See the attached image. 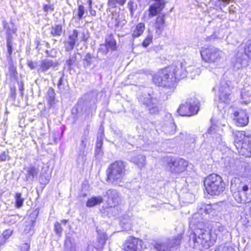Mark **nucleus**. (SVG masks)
<instances>
[{
    "label": "nucleus",
    "instance_id": "1",
    "mask_svg": "<svg viewBox=\"0 0 251 251\" xmlns=\"http://www.w3.org/2000/svg\"><path fill=\"white\" fill-rule=\"evenodd\" d=\"M202 214L199 209L198 212L194 214L190 220V225L196 227L194 233L190 236V244L199 250L209 249L214 244L216 239L215 236H212L209 230L205 228L206 222L203 221Z\"/></svg>",
    "mask_w": 251,
    "mask_h": 251
},
{
    "label": "nucleus",
    "instance_id": "2",
    "mask_svg": "<svg viewBox=\"0 0 251 251\" xmlns=\"http://www.w3.org/2000/svg\"><path fill=\"white\" fill-rule=\"evenodd\" d=\"M215 91L218 90L219 93V102L217 105L220 111L218 118V123L222 126L226 124V110L228 108V103L230 101L229 88L227 82L222 80L219 85L214 88Z\"/></svg>",
    "mask_w": 251,
    "mask_h": 251
},
{
    "label": "nucleus",
    "instance_id": "3",
    "mask_svg": "<svg viewBox=\"0 0 251 251\" xmlns=\"http://www.w3.org/2000/svg\"><path fill=\"white\" fill-rule=\"evenodd\" d=\"M200 53L203 61L214 64L216 67H220L225 60V52L214 47H202Z\"/></svg>",
    "mask_w": 251,
    "mask_h": 251
},
{
    "label": "nucleus",
    "instance_id": "4",
    "mask_svg": "<svg viewBox=\"0 0 251 251\" xmlns=\"http://www.w3.org/2000/svg\"><path fill=\"white\" fill-rule=\"evenodd\" d=\"M234 144L238 152L246 157L251 156V136L246 135L244 131L233 133Z\"/></svg>",
    "mask_w": 251,
    "mask_h": 251
},
{
    "label": "nucleus",
    "instance_id": "5",
    "mask_svg": "<svg viewBox=\"0 0 251 251\" xmlns=\"http://www.w3.org/2000/svg\"><path fill=\"white\" fill-rule=\"evenodd\" d=\"M204 185L208 194L214 196L220 195L225 189V184L222 178L215 174H211L205 178Z\"/></svg>",
    "mask_w": 251,
    "mask_h": 251
},
{
    "label": "nucleus",
    "instance_id": "6",
    "mask_svg": "<svg viewBox=\"0 0 251 251\" xmlns=\"http://www.w3.org/2000/svg\"><path fill=\"white\" fill-rule=\"evenodd\" d=\"M125 167L124 162L117 161L110 164L106 170L107 181L114 184H120L125 175Z\"/></svg>",
    "mask_w": 251,
    "mask_h": 251
},
{
    "label": "nucleus",
    "instance_id": "7",
    "mask_svg": "<svg viewBox=\"0 0 251 251\" xmlns=\"http://www.w3.org/2000/svg\"><path fill=\"white\" fill-rule=\"evenodd\" d=\"M152 81L158 86L170 88H174L176 84L175 78L168 67L160 70L154 74Z\"/></svg>",
    "mask_w": 251,
    "mask_h": 251
},
{
    "label": "nucleus",
    "instance_id": "8",
    "mask_svg": "<svg viewBox=\"0 0 251 251\" xmlns=\"http://www.w3.org/2000/svg\"><path fill=\"white\" fill-rule=\"evenodd\" d=\"M199 103L196 99H190L180 106L177 112L182 116H191L196 114L199 110Z\"/></svg>",
    "mask_w": 251,
    "mask_h": 251
},
{
    "label": "nucleus",
    "instance_id": "9",
    "mask_svg": "<svg viewBox=\"0 0 251 251\" xmlns=\"http://www.w3.org/2000/svg\"><path fill=\"white\" fill-rule=\"evenodd\" d=\"M185 66L186 62L184 61H179L168 67L173 76L175 78V82H176V79L184 78L186 76L187 68H186Z\"/></svg>",
    "mask_w": 251,
    "mask_h": 251
},
{
    "label": "nucleus",
    "instance_id": "10",
    "mask_svg": "<svg viewBox=\"0 0 251 251\" xmlns=\"http://www.w3.org/2000/svg\"><path fill=\"white\" fill-rule=\"evenodd\" d=\"M181 236L178 235L176 238L159 241L155 243L154 248L157 251H172V250L180 244Z\"/></svg>",
    "mask_w": 251,
    "mask_h": 251
},
{
    "label": "nucleus",
    "instance_id": "11",
    "mask_svg": "<svg viewBox=\"0 0 251 251\" xmlns=\"http://www.w3.org/2000/svg\"><path fill=\"white\" fill-rule=\"evenodd\" d=\"M165 7V2L161 0L155 3L152 4L149 7L148 12L144 13V20L148 21L153 17L160 13Z\"/></svg>",
    "mask_w": 251,
    "mask_h": 251
},
{
    "label": "nucleus",
    "instance_id": "12",
    "mask_svg": "<svg viewBox=\"0 0 251 251\" xmlns=\"http://www.w3.org/2000/svg\"><path fill=\"white\" fill-rule=\"evenodd\" d=\"M143 249V241L134 237H129L124 246V251H141Z\"/></svg>",
    "mask_w": 251,
    "mask_h": 251
},
{
    "label": "nucleus",
    "instance_id": "13",
    "mask_svg": "<svg viewBox=\"0 0 251 251\" xmlns=\"http://www.w3.org/2000/svg\"><path fill=\"white\" fill-rule=\"evenodd\" d=\"M139 101L146 105L148 110L151 114H155L158 111L156 105V100L153 99L150 94H144L139 98Z\"/></svg>",
    "mask_w": 251,
    "mask_h": 251
},
{
    "label": "nucleus",
    "instance_id": "14",
    "mask_svg": "<svg viewBox=\"0 0 251 251\" xmlns=\"http://www.w3.org/2000/svg\"><path fill=\"white\" fill-rule=\"evenodd\" d=\"M187 166L188 162L182 158L176 159L170 164L171 172L175 173L184 172L186 169Z\"/></svg>",
    "mask_w": 251,
    "mask_h": 251
},
{
    "label": "nucleus",
    "instance_id": "15",
    "mask_svg": "<svg viewBox=\"0 0 251 251\" xmlns=\"http://www.w3.org/2000/svg\"><path fill=\"white\" fill-rule=\"evenodd\" d=\"M234 120L236 124L239 126H244L249 123V116L245 110H239L234 113Z\"/></svg>",
    "mask_w": 251,
    "mask_h": 251
},
{
    "label": "nucleus",
    "instance_id": "16",
    "mask_svg": "<svg viewBox=\"0 0 251 251\" xmlns=\"http://www.w3.org/2000/svg\"><path fill=\"white\" fill-rule=\"evenodd\" d=\"M37 213L32 214L27 218L24 225V233L32 235L34 233V227L36 222Z\"/></svg>",
    "mask_w": 251,
    "mask_h": 251
},
{
    "label": "nucleus",
    "instance_id": "17",
    "mask_svg": "<svg viewBox=\"0 0 251 251\" xmlns=\"http://www.w3.org/2000/svg\"><path fill=\"white\" fill-rule=\"evenodd\" d=\"M107 196V203L111 207L115 209V207L118 205L120 202V197L118 192L113 189L108 190L106 192Z\"/></svg>",
    "mask_w": 251,
    "mask_h": 251
},
{
    "label": "nucleus",
    "instance_id": "18",
    "mask_svg": "<svg viewBox=\"0 0 251 251\" xmlns=\"http://www.w3.org/2000/svg\"><path fill=\"white\" fill-rule=\"evenodd\" d=\"M78 32L74 29L69 33L68 38L65 42V48L66 50L70 51L73 50L76 42L78 40Z\"/></svg>",
    "mask_w": 251,
    "mask_h": 251
},
{
    "label": "nucleus",
    "instance_id": "19",
    "mask_svg": "<svg viewBox=\"0 0 251 251\" xmlns=\"http://www.w3.org/2000/svg\"><path fill=\"white\" fill-rule=\"evenodd\" d=\"M58 65L57 62L55 60H53L50 59H45L42 60L39 64V68L38 69V73L45 72L51 68H54Z\"/></svg>",
    "mask_w": 251,
    "mask_h": 251
},
{
    "label": "nucleus",
    "instance_id": "20",
    "mask_svg": "<svg viewBox=\"0 0 251 251\" xmlns=\"http://www.w3.org/2000/svg\"><path fill=\"white\" fill-rule=\"evenodd\" d=\"M216 126H211L208 129V132L209 134H214L213 138L214 139V143L218 148L225 146V142L223 141L222 136L220 133H216Z\"/></svg>",
    "mask_w": 251,
    "mask_h": 251
},
{
    "label": "nucleus",
    "instance_id": "21",
    "mask_svg": "<svg viewBox=\"0 0 251 251\" xmlns=\"http://www.w3.org/2000/svg\"><path fill=\"white\" fill-rule=\"evenodd\" d=\"M25 170L26 171L25 174V179L28 181H33L34 178L37 176L39 172L38 168H36L32 165L26 167Z\"/></svg>",
    "mask_w": 251,
    "mask_h": 251
},
{
    "label": "nucleus",
    "instance_id": "22",
    "mask_svg": "<svg viewBox=\"0 0 251 251\" xmlns=\"http://www.w3.org/2000/svg\"><path fill=\"white\" fill-rule=\"evenodd\" d=\"M165 26V14L158 15L155 23L156 32L159 35L161 34Z\"/></svg>",
    "mask_w": 251,
    "mask_h": 251
},
{
    "label": "nucleus",
    "instance_id": "23",
    "mask_svg": "<svg viewBox=\"0 0 251 251\" xmlns=\"http://www.w3.org/2000/svg\"><path fill=\"white\" fill-rule=\"evenodd\" d=\"M218 204L217 203L211 204H201L199 206V209L200 212L205 213V214H210L213 211L217 209Z\"/></svg>",
    "mask_w": 251,
    "mask_h": 251
},
{
    "label": "nucleus",
    "instance_id": "24",
    "mask_svg": "<svg viewBox=\"0 0 251 251\" xmlns=\"http://www.w3.org/2000/svg\"><path fill=\"white\" fill-rule=\"evenodd\" d=\"M241 102L242 103L247 104L251 102V90L244 88L241 91Z\"/></svg>",
    "mask_w": 251,
    "mask_h": 251
},
{
    "label": "nucleus",
    "instance_id": "25",
    "mask_svg": "<svg viewBox=\"0 0 251 251\" xmlns=\"http://www.w3.org/2000/svg\"><path fill=\"white\" fill-rule=\"evenodd\" d=\"M130 161L139 168H143L146 164V157L143 155H138L131 158Z\"/></svg>",
    "mask_w": 251,
    "mask_h": 251
},
{
    "label": "nucleus",
    "instance_id": "26",
    "mask_svg": "<svg viewBox=\"0 0 251 251\" xmlns=\"http://www.w3.org/2000/svg\"><path fill=\"white\" fill-rule=\"evenodd\" d=\"M145 29V24L142 23L138 24L132 30V36L135 38L140 36Z\"/></svg>",
    "mask_w": 251,
    "mask_h": 251
},
{
    "label": "nucleus",
    "instance_id": "27",
    "mask_svg": "<svg viewBox=\"0 0 251 251\" xmlns=\"http://www.w3.org/2000/svg\"><path fill=\"white\" fill-rule=\"evenodd\" d=\"M102 202L103 199L101 196L94 197L87 201L86 206L88 207H92L97 205H99Z\"/></svg>",
    "mask_w": 251,
    "mask_h": 251
},
{
    "label": "nucleus",
    "instance_id": "28",
    "mask_svg": "<svg viewBox=\"0 0 251 251\" xmlns=\"http://www.w3.org/2000/svg\"><path fill=\"white\" fill-rule=\"evenodd\" d=\"M201 70L199 67L195 66H189L187 67V74H189L192 79L195 78L197 76L199 75Z\"/></svg>",
    "mask_w": 251,
    "mask_h": 251
},
{
    "label": "nucleus",
    "instance_id": "29",
    "mask_svg": "<svg viewBox=\"0 0 251 251\" xmlns=\"http://www.w3.org/2000/svg\"><path fill=\"white\" fill-rule=\"evenodd\" d=\"M105 45L107 50H114L116 49V43L112 36L110 35L106 39Z\"/></svg>",
    "mask_w": 251,
    "mask_h": 251
},
{
    "label": "nucleus",
    "instance_id": "30",
    "mask_svg": "<svg viewBox=\"0 0 251 251\" xmlns=\"http://www.w3.org/2000/svg\"><path fill=\"white\" fill-rule=\"evenodd\" d=\"M3 26L4 28L6 30V33L8 35V38L16 32L17 29L14 27V26L12 24L10 25L6 22H4Z\"/></svg>",
    "mask_w": 251,
    "mask_h": 251
},
{
    "label": "nucleus",
    "instance_id": "31",
    "mask_svg": "<svg viewBox=\"0 0 251 251\" xmlns=\"http://www.w3.org/2000/svg\"><path fill=\"white\" fill-rule=\"evenodd\" d=\"M126 0H108L107 4L110 7L114 8L116 7L117 5H124Z\"/></svg>",
    "mask_w": 251,
    "mask_h": 251
},
{
    "label": "nucleus",
    "instance_id": "32",
    "mask_svg": "<svg viewBox=\"0 0 251 251\" xmlns=\"http://www.w3.org/2000/svg\"><path fill=\"white\" fill-rule=\"evenodd\" d=\"M50 33L53 36H60L62 33V27L61 25H56L52 26Z\"/></svg>",
    "mask_w": 251,
    "mask_h": 251
},
{
    "label": "nucleus",
    "instance_id": "33",
    "mask_svg": "<svg viewBox=\"0 0 251 251\" xmlns=\"http://www.w3.org/2000/svg\"><path fill=\"white\" fill-rule=\"evenodd\" d=\"M226 232V229L225 228V226L221 225V224H219L216 226V228L215 229V235H212L211 234L212 236L214 237L215 236L216 239V237L218 235H220L222 234H225ZM215 241H214L215 242Z\"/></svg>",
    "mask_w": 251,
    "mask_h": 251
},
{
    "label": "nucleus",
    "instance_id": "34",
    "mask_svg": "<svg viewBox=\"0 0 251 251\" xmlns=\"http://www.w3.org/2000/svg\"><path fill=\"white\" fill-rule=\"evenodd\" d=\"M107 239L106 233L104 232L99 233L98 237V241L99 243V249H102L103 246L105 243V242Z\"/></svg>",
    "mask_w": 251,
    "mask_h": 251
},
{
    "label": "nucleus",
    "instance_id": "35",
    "mask_svg": "<svg viewBox=\"0 0 251 251\" xmlns=\"http://www.w3.org/2000/svg\"><path fill=\"white\" fill-rule=\"evenodd\" d=\"M247 64L246 59L241 58L240 57H237L235 59L234 67L235 69H239L243 66H245Z\"/></svg>",
    "mask_w": 251,
    "mask_h": 251
},
{
    "label": "nucleus",
    "instance_id": "36",
    "mask_svg": "<svg viewBox=\"0 0 251 251\" xmlns=\"http://www.w3.org/2000/svg\"><path fill=\"white\" fill-rule=\"evenodd\" d=\"M15 199L16 200V206L17 208H20L22 206L24 199L22 198V194L20 193H17L15 196Z\"/></svg>",
    "mask_w": 251,
    "mask_h": 251
},
{
    "label": "nucleus",
    "instance_id": "37",
    "mask_svg": "<svg viewBox=\"0 0 251 251\" xmlns=\"http://www.w3.org/2000/svg\"><path fill=\"white\" fill-rule=\"evenodd\" d=\"M47 99L50 105L53 104L54 100V92L52 89L50 88L48 90Z\"/></svg>",
    "mask_w": 251,
    "mask_h": 251
},
{
    "label": "nucleus",
    "instance_id": "38",
    "mask_svg": "<svg viewBox=\"0 0 251 251\" xmlns=\"http://www.w3.org/2000/svg\"><path fill=\"white\" fill-rule=\"evenodd\" d=\"M215 251H235L234 248L229 245H221L219 246Z\"/></svg>",
    "mask_w": 251,
    "mask_h": 251
},
{
    "label": "nucleus",
    "instance_id": "39",
    "mask_svg": "<svg viewBox=\"0 0 251 251\" xmlns=\"http://www.w3.org/2000/svg\"><path fill=\"white\" fill-rule=\"evenodd\" d=\"M103 144L102 142V135L98 137L97 138V144H96V153H99L100 151V148L102 147Z\"/></svg>",
    "mask_w": 251,
    "mask_h": 251
},
{
    "label": "nucleus",
    "instance_id": "40",
    "mask_svg": "<svg viewBox=\"0 0 251 251\" xmlns=\"http://www.w3.org/2000/svg\"><path fill=\"white\" fill-rule=\"evenodd\" d=\"M244 51L245 54L247 55L248 57H251V39L247 43L244 49Z\"/></svg>",
    "mask_w": 251,
    "mask_h": 251
},
{
    "label": "nucleus",
    "instance_id": "41",
    "mask_svg": "<svg viewBox=\"0 0 251 251\" xmlns=\"http://www.w3.org/2000/svg\"><path fill=\"white\" fill-rule=\"evenodd\" d=\"M85 13V8L83 5H79L77 12V16L79 20H80Z\"/></svg>",
    "mask_w": 251,
    "mask_h": 251
},
{
    "label": "nucleus",
    "instance_id": "42",
    "mask_svg": "<svg viewBox=\"0 0 251 251\" xmlns=\"http://www.w3.org/2000/svg\"><path fill=\"white\" fill-rule=\"evenodd\" d=\"M152 40V35L149 34L146 38L144 40L142 43L143 46L144 47H148L151 42Z\"/></svg>",
    "mask_w": 251,
    "mask_h": 251
},
{
    "label": "nucleus",
    "instance_id": "43",
    "mask_svg": "<svg viewBox=\"0 0 251 251\" xmlns=\"http://www.w3.org/2000/svg\"><path fill=\"white\" fill-rule=\"evenodd\" d=\"M50 178V176L49 175H41L40 176V180L41 183L44 184L48 183Z\"/></svg>",
    "mask_w": 251,
    "mask_h": 251
},
{
    "label": "nucleus",
    "instance_id": "44",
    "mask_svg": "<svg viewBox=\"0 0 251 251\" xmlns=\"http://www.w3.org/2000/svg\"><path fill=\"white\" fill-rule=\"evenodd\" d=\"M54 228L56 233L60 236L62 232V228L60 224L58 222L55 223L54 225Z\"/></svg>",
    "mask_w": 251,
    "mask_h": 251
},
{
    "label": "nucleus",
    "instance_id": "45",
    "mask_svg": "<svg viewBox=\"0 0 251 251\" xmlns=\"http://www.w3.org/2000/svg\"><path fill=\"white\" fill-rule=\"evenodd\" d=\"M13 231L11 229H7L3 231L2 235L4 236L5 239L7 240L12 234Z\"/></svg>",
    "mask_w": 251,
    "mask_h": 251
},
{
    "label": "nucleus",
    "instance_id": "46",
    "mask_svg": "<svg viewBox=\"0 0 251 251\" xmlns=\"http://www.w3.org/2000/svg\"><path fill=\"white\" fill-rule=\"evenodd\" d=\"M241 191L240 190L238 191V193L236 194V193H234V196L235 197V200L239 203H241L242 202V199L240 196V192Z\"/></svg>",
    "mask_w": 251,
    "mask_h": 251
},
{
    "label": "nucleus",
    "instance_id": "47",
    "mask_svg": "<svg viewBox=\"0 0 251 251\" xmlns=\"http://www.w3.org/2000/svg\"><path fill=\"white\" fill-rule=\"evenodd\" d=\"M30 246L27 243H24L22 244L21 247V251H29Z\"/></svg>",
    "mask_w": 251,
    "mask_h": 251
},
{
    "label": "nucleus",
    "instance_id": "48",
    "mask_svg": "<svg viewBox=\"0 0 251 251\" xmlns=\"http://www.w3.org/2000/svg\"><path fill=\"white\" fill-rule=\"evenodd\" d=\"M9 156L5 153V152H3L0 155V162L5 161L7 159H9Z\"/></svg>",
    "mask_w": 251,
    "mask_h": 251
},
{
    "label": "nucleus",
    "instance_id": "49",
    "mask_svg": "<svg viewBox=\"0 0 251 251\" xmlns=\"http://www.w3.org/2000/svg\"><path fill=\"white\" fill-rule=\"evenodd\" d=\"M7 47L8 53L9 55H11L12 52V44H11V43H10V42H9L8 40L7 42Z\"/></svg>",
    "mask_w": 251,
    "mask_h": 251
},
{
    "label": "nucleus",
    "instance_id": "50",
    "mask_svg": "<svg viewBox=\"0 0 251 251\" xmlns=\"http://www.w3.org/2000/svg\"><path fill=\"white\" fill-rule=\"evenodd\" d=\"M89 8L90 9V14L94 16L96 15V11L92 9V1L91 0L89 1Z\"/></svg>",
    "mask_w": 251,
    "mask_h": 251
},
{
    "label": "nucleus",
    "instance_id": "51",
    "mask_svg": "<svg viewBox=\"0 0 251 251\" xmlns=\"http://www.w3.org/2000/svg\"><path fill=\"white\" fill-rule=\"evenodd\" d=\"M91 55L90 53H87L84 57V60L86 61L88 64H90L91 62Z\"/></svg>",
    "mask_w": 251,
    "mask_h": 251
},
{
    "label": "nucleus",
    "instance_id": "52",
    "mask_svg": "<svg viewBox=\"0 0 251 251\" xmlns=\"http://www.w3.org/2000/svg\"><path fill=\"white\" fill-rule=\"evenodd\" d=\"M43 9L45 12H48L49 10L52 11L53 8L51 5H46L44 6Z\"/></svg>",
    "mask_w": 251,
    "mask_h": 251
},
{
    "label": "nucleus",
    "instance_id": "53",
    "mask_svg": "<svg viewBox=\"0 0 251 251\" xmlns=\"http://www.w3.org/2000/svg\"><path fill=\"white\" fill-rule=\"evenodd\" d=\"M27 65L31 69H33L35 68L36 64L31 61H28Z\"/></svg>",
    "mask_w": 251,
    "mask_h": 251
},
{
    "label": "nucleus",
    "instance_id": "54",
    "mask_svg": "<svg viewBox=\"0 0 251 251\" xmlns=\"http://www.w3.org/2000/svg\"><path fill=\"white\" fill-rule=\"evenodd\" d=\"M87 143V139L86 138H84L81 140L80 146L82 148L84 149L86 146Z\"/></svg>",
    "mask_w": 251,
    "mask_h": 251
},
{
    "label": "nucleus",
    "instance_id": "55",
    "mask_svg": "<svg viewBox=\"0 0 251 251\" xmlns=\"http://www.w3.org/2000/svg\"><path fill=\"white\" fill-rule=\"evenodd\" d=\"M6 239L2 235L0 236V246L3 245L5 242Z\"/></svg>",
    "mask_w": 251,
    "mask_h": 251
},
{
    "label": "nucleus",
    "instance_id": "56",
    "mask_svg": "<svg viewBox=\"0 0 251 251\" xmlns=\"http://www.w3.org/2000/svg\"><path fill=\"white\" fill-rule=\"evenodd\" d=\"M242 191L245 193V194H246V192L248 191L249 190V187H248V186L247 185H244L242 187V189H241Z\"/></svg>",
    "mask_w": 251,
    "mask_h": 251
},
{
    "label": "nucleus",
    "instance_id": "57",
    "mask_svg": "<svg viewBox=\"0 0 251 251\" xmlns=\"http://www.w3.org/2000/svg\"><path fill=\"white\" fill-rule=\"evenodd\" d=\"M124 22H125V21ZM123 22V21H122L121 22H120L119 21H117L116 20V25L117 26H122L125 23V22H124L123 23H122Z\"/></svg>",
    "mask_w": 251,
    "mask_h": 251
},
{
    "label": "nucleus",
    "instance_id": "58",
    "mask_svg": "<svg viewBox=\"0 0 251 251\" xmlns=\"http://www.w3.org/2000/svg\"><path fill=\"white\" fill-rule=\"evenodd\" d=\"M62 81H63V76H61L59 78V81H58V82L57 83L58 87H60L62 85Z\"/></svg>",
    "mask_w": 251,
    "mask_h": 251
},
{
    "label": "nucleus",
    "instance_id": "59",
    "mask_svg": "<svg viewBox=\"0 0 251 251\" xmlns=\"http://www.w3.org/2000/svg\"><path fill=\"white\" fill-rule=\"evenodd\" d=\"M132 2H129L128 3V6H129V8L130 10L131 11V13L132 12Z\"/></svg>",
    "mask_w": 251,
    "mask_h": 251
},
{
    "label": "nucleus",
    "instance_id": "60",
    "mask_svg": "<svg viewBox=\"0 0 251 251\" xmlns=\"http://www.w3.org/2000/svg\"><path fill=\"white\" fill-rule=\"evenodd\" d=\"M70 242H71L70 238L67 237L66 240V241H65V244L66 245H68V243H70Z\"/></svg>",
    "mask_w": 251,
    "mask_h": 251
},
{
    "label": "nucleus",
    "instance_id": "61",
    "mask_svg": "<svg viewBox=\"0 0 251 251\" xmlns=\"http://www.w3.org/2000/svg\"><path fill=\"white\" fill-rule=\"evenodd\" d=\"M85 251H94V249L92 247H88Z\"/></svg>",
    "mask_w": 251,
    "mask_h": 251
},
{
    "label": "nucleus",
    "instance_id": "62",
    "mask_svg": "<svg viewBox=\"0 0 251 251\" xmlns=\"http://www.w3.org/2000/svg\"><path fill=\"white\" fill-rule=\"evenodd\" d=\"M68 222V220H64L61 221V222L64 224H66Z\"/></svg>",
    "mask_w": 251,
    "mask_h": 251
},
{
    "label": "nucleus",
    "instance_id": "63",
    "mask_svg": "<svg viewBox=\"0 0 251 251\" xmlns=\"http://www.w3.org/2000/svg\"><path fill=\"white\" fill-rule=\"evenodd\" d=\"M23 89H24V88H23V85H22L20 87L19 89H20V90L21 91H22L23 90Z\"/></svg>",
    "mask_w": 251,
    "mask_h": 251
},
{
    "label": "nucleus",
    "instance_id": "64",
    "mask_svg": "<svg viewBox=\"0 0 251 251\" xmlns=\"http://www.w3.org/2000/svg\"><path fill=\"white\" fill-rule=\"evenodd\" d=\"M191 143H194V142H195V139H194V138H191Z\"/></svg>",
    "mask_w": 251,
    "mask_h": 251
}]
</instances>
